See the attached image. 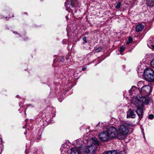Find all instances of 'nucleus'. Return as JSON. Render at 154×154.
I'll list each match as a JSON object with an SVG mask.
<instances>
[{
	"label": "nucleus",
	"instance_id": "f257e3e1",
	"mask_svg": "<svg viewBox=\"0 0 154 154\" xmlns=\"http://www.w3.org/2000/svg\"><path fill=\"white\" fill-rule=\"evenodd\" d=\"M151 91L150 86L147 85L142 86L140 93L143 96L140 97L139 95H137L133 100L134 106L136 108V112L140 119L143 117V103L145 100V97L149 95Z\"/></svg>",
	"mask_w": 154,
	"mask_h": 154
},
{
	"label": "nucleus",
	"instance_id": "f03ea898",
	"mask_svg": "<svg viewBox=\"0 0 154 154\" xmlns=\"http://www.w3.org/2000/svg\"><path fill=\"white\" fill-rule=\"evenodd\" d=\"M87 143L92 144L90 146H87L85 149V152L87 154H93L97 149V146L99 144V142L97 138L94 137H92L91 138L86 139Z\"/></svg>",
	"mask_w": 154,
	"mask_h": 154
},
{
	"label": "nucleus",
	"instance_id": "7ed1b4c3",
	"mask_svg": "<svg viewBox=\"0 0 154 154\" xmlns=\"http://www.w3.org/2000/svg\"><path fill=\"white\" fill-rule=\"evenodd\" d=\"M119 130L120 134L118 136V139H125L129 132L128 124L127 123H125L120 125L119 127Z\"/></svg>",
	"mask_w": 154,
	"mask_h": 154
},
{
	"label": "nucleus",
	"instance_id": "20e7f679",
	"mask_svg": "<svg viewBox=\"0 0 154 154\" xmlns=\"http://www.w3.org/2000/svg\"><path fill=\"white\" fill-rule=\"evenodd\" d=\"M143 76L147 81L152 82L154 81V71L149 68L145 69L143 72Z\"/></svg>",
	"mask_w": 154,
	"mask_h": 154
},
{
	"label": "nucleus",
	"instance_id": "39448f33",
	"mask_svg": "<svg viewBox=\"0 0 154 154\" xmlns=\"http://www.w3.org/2000/svg\"><path fill=\"white\" fill-rule=\"evenodd\" d=\"M109 138H117L118 139V130L115 127L113 126L109 128L107 130Z\"/></svg>",
	"mask_w": 154,
	"mask_h": 154
},
{
	"label": "nucleus",
	"instance_id": "423d86ee",
	"mask_svg": "<svg viewBox=\"0 0 154 154\" xmlns=\"http://www.w3.org/2000/svg\"><path fill=\"white\" fill-rule=\"evenodd\" d=\"M99 137L101 141H106L109 138L107 131L101 132L99 134Z\"/></svg>",
	"mask_w": 154,
	"mask_h": 154
},
{
	"label": "nucleus",
	"instance_id": "0eeeda50",
	"mask_svg": "<svg viewBox=\"0 0 154 154\" xmlns=\"http://www.w3.org/2000/svg\"><path fill=\"white\" fill-rule=\"evenodd\" d=\"M77 1L76 0H70V1H68L67 2L65 3V5L66 7V10H68V9H69L70 7L69 6H68V5L66 4V3L68 4L69 5L73 7L77 6V5H76V2H77Z\"/></svg>",
	"mask_w": 154,
	"mask_h": 154
},
{
	"label": "nucleus",
	"instance_id": "6e6552de",
	"mask_svg": "<svg viewBox=\"0 0 154 154\" xmlns=\"http://www.w3.org/2000/svg\"><path fill=\"white\" fill-rule=\"evenodd\" d=\"M136 115L134 110L131 109H130L127 112V118H134L135 117Z\"/></svg>",
	"mask_w": 154,
	"mask_h": 154
},
{
	"label": "nucleus",
	"instance_id": "1a4fd4ad",
	"mask_svg": "<svg viewBox=\"0 0 154 154\" xmlns=\"http://www.w3.org/2000/svg\"><path fill=\"white\" fill-rule=\"evenodd\" d=\"M70 151V154H85L84 152H81L79 148H73Z\"/></svg>",
	"mask_w": 154,
	"mask_h": 154
},
{
	"label": "nucleus",
	"instance_id": "9d476101",
	"mask_svg": "<svg viewBox=\"0 0 154 154\" xmlns=\"http://www.w3.org/2000/svg\"><path fill=\"white\" fill-rule=\"evenodd\" d=\"M144 28V26L142 24H140L136 26L135 28L137 32H139L142 31Z\"/></svg>",
	"mask_w": 154,
	"mask_h": 154
},
{
	"label": "nucleus",
	"instance_id": "9b49d317",
	"mask_svg": "<svg viewBox=\"0 0 154 154\" xmlns=\"http://www.w3.org/2000/svg\"><path fill=\"white\" fill-rule=\"evenodd\" d=\"M146 4L148 6L151 7H153L154 5V1L153 0H147Z\"/></svg>",
	"mask_w": 154,
	"mask_h": 154
},
{
	"label": "nucleus",
	"instance_id": "f8f14e48",
	"mask_svg": "<svg viewBox=\"0 0 154 154\" xmlns=\"http://www.w3.org/2000/svg\"><path fill=\"white\" fill-rule=\"evenodd\" d=\"M117 152L116 150H111L107 151L103 154H117Z\"/></svg>",
	"mask_w": 154,
	"mask_h": 154
},
{
	"label": "nucleus",
	"instance_id": "ddd939ff",
	"mask_svg": "<svg viewBox=\"0 0 154 154\" xmlns=\"http://www.w3.org/2000/svg\"><path fill=\"white\" fill-rule=\"evenodd\" d=\"M137 85L139 88L142 87L144 86L143 82L142 81L139 82L137 84Z\"/></svg>",
	"mask_w": 154,
	"mask_h": 154
},
{
	"label": "nucleus",
	"instance_id": "4468645a",
	"mask_svg": "<svg viewBox=\"0 0 154 154\" xmlns=\"http://www.w3.org/2000/svg\"><path fill=\"white\" fill-rule=\"evenodd\" d=\"M151 40L149 41L148 42V44H147V45L149 48L154 50V45H149V44L151 43Z\"/></svg>",
	"mask_w": 154,
	"mask_h": 154
},
{
	"label": "nucleus",
	"instance_id": "2eb2a0df",
	"mask_svg": "<svg viewBox=\"0 0 154 154\" xmlns=\"http://www.w3.org/2000/svg\"><path fill=\"white\" fill-rule=\"evenodd\" d=\"M132 40H133L132 38L131 37H129L128 38V41L126 42V44L127 45L129 44L132 42Z\"/></svg>",
	"mask_w": 154,
	"mask_h": 154
},
{
	"label": "nucleus",
	"instance_id": "dca6fc26",
	"mask_svg": "<svg viewBox=\"0 0 154 154\" xmlns=\"http://www.w3.org/2000/svg\"><path fill=\"white\" fill-rule=\"evenodd\" d=\"M121 5V3L120 2H119L116 5V8L117 9L120 8Z\"/></svg>",
	"mask_w": 154,
	"mask_h": 154
},
{
	"label": "nucleus",
	"instance_id": "f3484780",
	"mask_svg": "<svg viewBox=\"0 0 154 154\" xmlns=\"http://www.w3.org/2000/svg\"><path fill=\"white\" fill-rule=\"evenodd\" d=\"M125 47H122L120 48L119 51L120 52H122L125 50Z\"/></svg>",
	"mask_w": 154,
	"mask_h": 154
},
{
	"label": "nucleus",
	"instance_id": "a211bd4d",
	"mask_svg": "<svg viewBox=\"0 0 154 154\" xmlns=\"http://www.w3.org/2000/svg\"><path fill=\"white\" fill-rule=\"evenodd\" d=\"M150 65L151 66L154 68V58L150 62Z\"/></svg>",
	"mask_w": 154,
	"mask_h": 154
},
{
	"label": "nucleus",
	"instance_id": "6ab92c4d",
	"mask_svg": "<svg viewBox=\"0 0 154 154\" xmlns=\"http://www.w3.org/2000/svg\"><path fill=\"white\" fill-rule=\"evenodd\" d=\"M148 118L150 119H152L154 118V116L152 114H150L148 116Z\"/></svg>",
	"mask_w": 154,
	"mask_h": 154
},
{
	"label": "nucleus",
	"instance_id": "aec40b11",
	"mask_svg": "<svg viewBox=\"0 0 154 154\" xmlns=\"http://www.w3.org/2000/svg\"><path fill=\"white\" fill-rule=\"evenodd\" d=\"M60 61L61 62H63L64 61V58L63 57H61L60 58Z\"/></svg>",
	"mask_w": 154,
	"mask_h": 154
},
{
	"label": "nucleus",
	"instance_id": "412c9836",
	"mask_svg": "<svg viewBox=\"0 0 154 154\" xmlns=\"http://www.w3.org/2000/svg\"><path fill=\"white\" fill-rule=\"evenodd\" d=\"M82 39L86 43L87 42V39L85 37H84Z\"/></svg>",
	"mask_w": 154,
	"mask_h": 154
},
{
	"label": "nucleus",
	"instance_id": "4be33fe9",
	"mask_svg": "<svg viewBox=\"0 0 154 154\" xmlns=\"http://www.w3.org/2000/svg\"><path fill=\"white\" fill-rule=\"evenodd\" d=\"M101 48H99L98 49L96 50V51L97 52H99L101 50Z\"/></svg>",
	"mask_w": 154,
	"mask_h": 154
},
{
	"label": "nucleus",
	"instance_id": "5701e85b",
	"mask_svg": "<svg viewBox=\"0 0 154 154\" xmlns=\"http://www.w3.org/2000/svg\"><path fill=\"white\" fill-rule=\"evenodd\" d=\"M86 68L83 67V68H82V70L83 71H84L85 70H86Z\"/></svg>",
	"mask_w": 154,
	"mask_h": 154
},
{
	"label": "nucleus",
	"instance_id": "b1692460",
	"mask_svg": "<svg viewBox=\"0 0 154 154\" xmlns=\"http://www.w3.org/2000/svg\"><path fill=\"white\" fill-rule=\"evenodd\" d=\"M14 33L15 34H17V32H14Z\"/></svg>",
	"mask_w": 154,
	"mask_h": 154
},
{
	"label": "nucleus",
	"instance_id": "393cba45",
	"mask_svg": "<svg viewBox=\"0 0 154 154\" xmlns=\"http://www.w3.org/2000/svg\"><path fill=\"white\" fill-rule=\"evenodd\" d=\"M122 152V153H121V154H123V152Z\"/></svg>",
	"mask_w": 154,
	"mask_h": 154
},
{
	"label": "nucleus",
	"instance_id": "a878e982",
	"mask_svg": "<svg viewBox=\"0 0 154 154\" xmlns=\"http://www.w3.org/2000/svg\"><path fill=\"white\" fill-rule=\"evenodd\" d=\"M26 134H27V133H26V132H25V133H24V134H25V135H26Z\"/></svg>",
	"mask_w": 154,
	"mask_h": 154
},
{
	"label": "nucleus",
	"instance_id": "bb28decb",
	"mask_svg": "<svg viewBox=\"0 0 154 154\" xmlns=\"http://www.w3.org/2000/svg\"><path fill=\"white\" fill-rule=\"evenodd\" d=\"M66 60H68V58H66Z\"/></svg>",
	"mask_w": 154,
	"mask_h": 154
},
{
	"label": "nucleus",
	"instance_id": "cd10ccee",
	"mask_svg": "<svg viewBox=\"0 0 154 154\" xmlns=\"http://www.w3.org/2000/svg\"><path fill=\"white\" fill-rule=\"evenodd\" d=\"M121 152H119V154H120V153H121Z\"/></svg>",
	"mask_w": 154,
	"mask_h": 154
},
{
	"label": "nucleus",
	"instance_id": "c85d7f7f",
	"mask_svg": "<svg viewBox=\"0 0 154 154\" xmlns=\"http://www.w3.org/2000/svg\"><path fill=\"white\" fill-rule=\"evenodd\" d=\"M25 128V127H24L23 126V128Z\"/></svg>",
	"mask_w": 154,
	"mask_h": 154
}]
</instances>
